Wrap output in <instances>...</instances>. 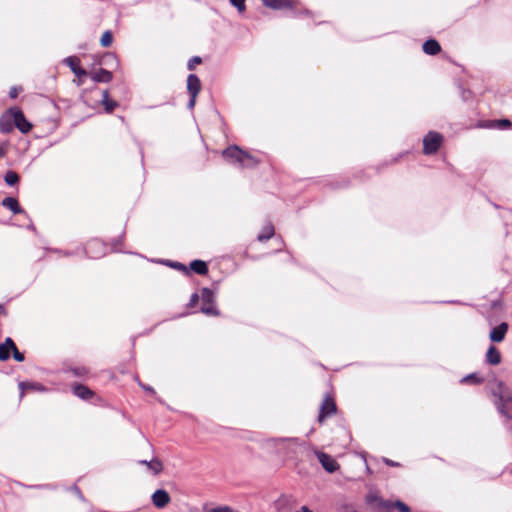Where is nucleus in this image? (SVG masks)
<instances>
[{
    "label": "nucleus",
    "instance_id": "9",
    "mask_svg": "<svg viewBox=\"0 0 512 512\" xmlns=\"http://www.w3.org/2000/svg\"><path fill=\"white\" fill-rule=\"evenodd\" d=\"M336 413V404L333 398L326 396L320 406L318 421L322 423L327 417Z\"/></svg>",
    "mask_w": 512,
    "mask_h": 512
},
{
    "label": "nucleus",
    "instance_id": "7",
    "mask_svg": "<svg viewBox=\"0 0 512 512\" xmlns=\"http://www.w3.org/2000/svg\"><path fill=\"white\" fill-rule=\"evenodd\" d=\"M201 312L209 316H217L219 314L217 308L214 305V294L208 289L204 288L201 291Z\"/></svg>",
    "mask_w": 512,
    "mask_h": 512
},
{
    "label": "nucleus",
    "instance_id": "24",
    "mask_svg": "<svg viewBox=\"0 0 512 512\" xmlns=\"http://www.w3.org/2000/svg\"><path fill=\"white\" fill-rule=\"evenodd\" d=\"M275 234L274 226H265L262 233L258 234L257 239L264 242L272 238Z\"/></svg>",
    "mask_w": 512,
    "mask_h": 512
},
{
    "label": "nucleus",
    "instance_id": "41",
    "mask_svg": "<svg viewBox=\"0 0 512 512\" xmlns=\"http://www.w3.org/2000/svg\"><path fill=\"white\" fill-rule=\"evenodd\" d=\"M28 386H29V387H31V388H37V389H39V390H43V388H42V387H40V386H36V385H33V384H30V385H28Z\"/></svg>",
    "mask_w": 512,
    "mask_h": 512
},
{
    "label": "nucleus",
    "instance_id": "29",
    "mask_svg": "<svg viewBox=\"0 0 512 512\" xmlns=\"http://www.w3.org/2000/svg\"><path fill=\"white\" fill-rule=\"evenodd\" d=\"M246 0H230L231 4L235 6L240 13H243L246 9Z\"/></svg>",
    "mask_w": 512,
    "mask_h": 512
},
{
    "label": "nucleus",
    "instance_id": "42",
    "mask_svg": "<svg viewBox=\"0 0 512 512\" xmlns=\"http://www.w3.org/2000/svg\"><path fill=\"white\" fill-rule=\"evenodd\" d=\"M4 313V306L0 304V314Z\"/></svg>",
    "mask_w": 512,
    "mask_h": 512
},
{
    "label": "nucleus",
    "instance_id": "15",
    "mask_svg": "<svg viewBox=\"0 0 512 512\" xmlns=\"http://www.w3.org/2000/svg\"><path fill=\"white\" fill-rule=\"evenodd\" d=\"M511 126H512V122L509 119L486 121L483 124H479V127L499 128V129H508Z\"/></svg>",
    "mask_w": 512,
    "mask_h": 512
},
{
    "label": "nucleus",
    "instance_id": "4",
    "mask_svg": "<svg viewBox=\"0 0 512 512\" xmlns=\"http://www.w3.org/2000/svg\"><path fill=\"white\" fill-rule=\"evenodd\" d=\"M444 141L439 132L430 131L423 138V154L434 155L438 152Z\"/></svg>",
    "mask_w": 512,
    "mask_h": 512
},
{
    "label": "nucleus",
    "instance_id": "8",
    "mask_svg": "<svg viewBox=\"0 0 512 512\" xmlns=\"http://www.w3.org/2000/svg\"><path fill=\"white\" fill-rule=\"evenodd\" d=\"M187 90L190 94L189 107L192 108L195 105L196 98L201 91V81L195 74H189L187 77Z\"/></svg>",
    "mask_w": 512,
    "mask_h": 512
},
{
    "label": "nucleus",
    "instance_id": "20",
    "mask_svg": "<svg viewBox=\"0 0 512 512\" xmlns=\"http://www.w3.org/2000/svg\"><path fill=\"white\" fill-rule=\"evenodd\" d=\"M140 464L146 465L155 475L159 474L163 470V465L160 460L152 459L151 461L142 460Z\"/></svg>",
    "mask_w": 512,
    "mask_h": 512
},
{
    "label": "nucleus",
    "instance_id": "40",
    "mask_svg": "<svg viewBox=\"0 0 512 512\" xmlns=\"http://www.w3.org/2000/svg\"><path fill=\"white\" fill-rule=\"evenodd\" d=\"M143 388L146 390V391H149V392H154L153 388L152 387H149V386H143Z\"/></svg>",
    "mask_w": 512,
    "mask_h": 512
},
{
    "label": "nucleus",
    "instance_id": "13",
    "mask_svg": "<svg viewBox=\"0 0 512 512\" xmlns=\"http://www.w3.org/2000/svg\"><path fill=\"white\" fill-rule=\"evenodd\" d=\"M89 76L91 77V79L94 82H97V83H109L113 79L112 72H110L104 68H100L98 70L91 71L89 73Z\"/></svg>",
    "mask_w": 512,
    "mask_h": 512
},
{
    "label": "nucleus",
    "instance_id": "36",
    "mask_svg": "<svg viewBox=\"0 0 512 512\" xmlns=\"http://www.w3.org/2000/svg\"><path fill=\"white\" fill-rule=\"evenodd\" d=\"M384 462L388 465V466H392V467H397L399 466V463L397 462H394L388 458H384Z\"/></svg>",
    "mask_w": 512,
    "mask_h": 512
},
{
    "label": "nucleus",
    "instance_id": "34",
    "mask_svg": "<svg viewBox=\"0 0 512 512\" xmlns=\"http://www.w3.org/2000/svg\"><path fill=\"white\" fill-rule=\"evenodd\" d=\"M7 144H0V159L3 158L7 154Z\"/></svg>",
    "mask_w": 512,
    "mask_h": 512
},
{
    "label": "nucleus",
    "instance_id": "6",
    "mask_svg": "<svg viewBox=\"0 0 512 512\" xmlns=\"http://www.w3.org/2000/svg\"><path fill=\"white\" fill-rule=\"evenodd\" d=\"M7 114L12 116L15 126L20 132L28 133L32 130L33 125L25 118L23 111L19 107L9 108Z\"/></svg>",
    "mask_w": 512,
    "mask_h": 512
},
{
    "label": "nucleus",
    "instance_id": "32",
    "mask_svg": "<svg viewBox=\"0 0 512 512\" xmlns=\"http://www.w3.org/2000/svg\"><path fill=\"white\" fill-rule=\"evenodd\" d=\"M71 371L77 377H82V376L86 375L88 372L85 367L73 368Z\"/></svg>",
    "mask_w": 512,
    "mask_h": 512
},
{
    "label": "nucleus",
    "instance_id": "21",
    "mask_svg": "<svg viewBox=\"0 0 512 512\" xmlns=\"http://www.w3.org/2000/svg\"><path fill=\"white\" fill-rule=\"evenodd\" d=\"M2 205L14 213H20L22 209L20 208L19 202L16 198L6 197L2 201Z\"/></svg>",
    "mask_w": 512,
    "mask_h": 512
},
{
    "label": "nucleus",
    "instance_id": "37",
    "mask_svg": "<svg viewBox=\"0 0 512 512\" xmlns=\"http://www.w3.org/2000/svg\"><path fill=\"white\" fill-rule=\"evenodd\" d=\"M72 490L75 492V494H77V496H78L81 500H83V495H82V493H81L80 489H79L77 486H73V487H72Z\"/></svg>",
    "mask_w": 512,
    "mask_h": 512
},
{
    "label": "nucleus",
    "instance_id": "16",
    "mask_svg": "<svg viewBox=\"0 0 512 512\" xmlns=\"http://www.w3.org/2000/svg\"><path fill=\"white\" fill-rule=\"evenodd\" d=\"M422 49L428 55H436L441 51V46L438 41L429 39L424 42Z\"/></svg>",
    "mask_w": 512,
    "mask_h": 512
},
{
    "label": "nucleus",
    "instance_id": "18",
    "mask_svg": "<svg viewBox=\"0 0 512 512\" xmlns=\"http://www.w3.org/2000/svg\"><path fill=\"white\" fill-rule=\"evenodd\" d=\"M486 361L491 365H498L501 362V354L495 346H490L486 353Z\"/></svg>",
    "mask_w": 512,
    "mask_h": 512
},
{
    "label": "nucleus",
    "instance_id": "30",
    "mask_svg": "<svg viewBox=\"0 0 512 512\" xmlns=\"http://www.w3.org/2000/svg\"><path fill=\"white\" fill-rule=\"evenodd\" d=\"M23 91L22 86H13L9 90V97L15 99Z\"/></svg>",
    "mask_w": 512,
    "mask_h": 512
},
{
    "label": "nucleus",
    "instance_id": "43",
    "mask_svg": "<svg viewBox=\"0 0 512 512\" xmlns=\"http://www.w3.org/2000/svg\"><path fill=\"white\" fill-rule=\"evenodd\" d=\"M24 387H25V384L24 383H20V388L24 389Z\"/></svg>",
    "mask_w": 512,
    "mask_h": 512
},
{
    "label": "nucleus",
    "instance_id": "12",
    "mask_svg": "<svg viewBox=\"0 0 512 512\" xmlns=\"http://www.w3.org/2000/svg\"><path fill=\"white\" fill-rule=\"evenodd\" d=\"M508 324L506 322L500 323L498 326L494 327L489 334V338L492 342L500 343L504 340L505 335L508 331Z\"/></svg>",
    "mask_w": 512,
    "mask_h": 512
},
{
    "label": "nucleus",
    "instance_id": "38",
    "mask_svg": "<svg viewBox=\"0 0 512 512\" xmlns=\"http://www.w3.org/2000/svg\"><path fill=\"white\" fill-rule=\"evenodd\" d=\"M171 266H173V267H175V268H177L179 270L186 271V267L183 264H181V263H172Z\"/></svg>",
    "mask_w": 512,
    "mask_h": 512
},
{
    "label": "nucleus",
    "instance_id": "5",
    "mask_svg": "<svg viewBox=\"0 0 512 512\" xmlns=\"http://www.w3.org/2000/svg\"><path fill=\"white\" fill-rule=\"evenodd\" d=\"M64 63L71 69V71L76 76V79L73 82L77 86H82L84 84V78L89 75V73L81 67L80 59L77 56H69L65 58Z\"/></svg>",
    "mask_w": 512,
    "mask_h": 512
},
{
    "label": "nucleus",
    "instance_id": "19",
    "mask_svg": "<svg viewBox=\"0 0 512 512\" xmlns=\"http://www.w3.org/2000/svg\"><path fill=\"white\" fill-rule=\"evenodd\" d=\"M14 342L12 339L7 338L4 343L0 345V360L4 361L9 359L10 352L14 348Z\"/></svg>",
    "mask_w": 512,
    "mask_h": 512
},
{
    "label": "nucleus",
    "instance_id": "22",
    "mask_svg": "<svg viewBox=\"0 0 512 512\" xmlns=\"http://www.w3.org/2000/svg\"><path fill=\"white\" fill-rule=\"evenodd\" d=\"M11 119H13L12 116L7 114V112L3 116H1L0 131L2 133H9L10 131H12Z\"/></svg>",
    "mask_w": 512,
    "mask_h": 512
},
{
    "label": "nucleus",
    "instance_id": "10",
    "mask_svg": "<svg viewBox=\"0 0 512 512\" xmlns=\"http://www.w3.org/2000/svg\"><path fill=\"white\" fill-rule=\"evenodd\" d=\"M262 2L266 7L274 10H292L298 3L295 0H262Z\"/></svg>",
    "mask_w": 512,
    "mask_h": 512
},
{
    "label": "nucleus",
    "instance_id": "31",
    "mask_svg": "<svg viewBox=\"0 0 512 512\" xmlns=\"http://www.w3.org/2000/svg\"><path fill=\"white\" fill-rule=\"evenodd\" d=\"M12 352H13V357L16 361H18V362L24 361L23 353L19 352V350L17 349L15 344H14V348L12 349Z\"/></svg>",
    "mask_w": 512,
    "mask_h": 512
},
{
    "label": "nucleus",
    "instance_id": "28",
    "mask_svg": "<svg viewBox=\"0 0 512 512\" xmlns=\"http://www.w3.org/2000/svg\"><path fill=\"white\" fill-rule=\"evenodd\" d=\"M462 383H480L482 382V379L478 378L476 374H470L465 376L462 380Z\"/></svg>",
    "mask_w": 512,
    "mask_h": 512
},
{
    "label": "nucleus",
    "instance_id": "26",
    "mask_svg": "<svg viewBox=\"0 0 512 512\" xmlns=\"http://www.w3.org/2000/svg\"><path fill=\"white\" fill-rule=\"evenodd\" d=\"M113 42V34L110 30L105 31L100 38V45L102 47H110Z\"/></svg>",
    "mask_w": 512,
    "mask_h": 512
},
{
    "label": "nucleus",
    "instance_id": "27",
    "mask_svg": "<svg viewBox=\"0 0 512 512\" xmlns=\"http://www.w3.org/2000/svg\"><path fill=\"white\" fill-rule=\"evenodd\" d=\"M202 63V58L199 56H193L187 63V68L189 70H194L196 68V65H199Z\"/></svg>",
    "mask_w": 512,
    "mask_h": 512
},
{
    "label": "nucleus",
    "instance_id": "25",
    "mask_svg": "<svg viewBox=\"0 0 512 512\" xmlns=\"http://www.w3.org/2000/svg\"><path fill=\"white\" fill-rule=\"evenodd\" d=\"M4 180L7 185L14 186L19 182L20 178L16 172L10 170L5 174Z\"/></svg>",
    "mask_w": 512,
    "mask_h": 512
},
{
    "label": "nucleus",
    "instance_id": "11",
    "mask_svg": "<svg viewBox=\"0 0 512 512\" xmlns=\"http://www.w3.org/2000/svg\"><path fill=\"white\" fill-rule=\"evenodd\" d=\"M151 500L156 508L163 509L170 503L171 498L166 490L158 489L152 494Z\"/></svg>",
    "mask_w": 512,
    "mask_h": 512
},
{
    "label": "nucleus",
    "instance_id": "1",
    "mask_svg": "<svg viewBox=\"0 0 512 512\" xmlns=\"http://www.w3.org/2000/svg\"><path fill=\"white\" fill-rule=\"evenodd\" d=\"M222 156L229 163L237 164L241 168H255L260 160L237 145H231L222 151Z\"/></svg>",
    "mask_w": 512,
    "mask_h": 512
},
{
    "label": "nucleus",
    "instance_id": "35",
    "mask_svg": "<svg viewBox=\"0 0 512 512\" xmlns=\"http://www.w3.org/2000/svg\"><path fill=\"white\" fill-rule=\"evenodd\" d=\"M199 300V296L198 294L194 293L192 296H191V299H190V302H189V306H194Z\"/></svg>",
    "mask_w": 512,
    "mask_h": 512
},
{
    "label": "nucleus",
    "instance_id": "14",
    "mask_svg": "<svg viewBox=\"0 0 512 512\" xmlns=\"http://www.w3.org/2000/svg\"><path fill=\"white\" fill-rule=\"evenodd\" d=\"M73 393L83 399V400H89L93 397L94 392L89 389L87 386H84L82 384H77L73 386Z\"/></svg>",
    "mask_w": 512,
    "mask_h": 512
},
{
    "label": "nucleus",
    "instance_id": "23",
    "mask_svg": "<svg viewBox=\"0 0 512 512\" xmlns=\"http://www.w3.org/2000/svg\"><path fill=\"white\" fill-rule=\"evenodd\" d=\"M191 269L199 275H205L208 272L207 264L201 260H194L190 264Z\"/></svg>",
    "mask_w": 512,
    "mask_h": 512
},
{
    "label": "nucleus",
    "instance_id": "2",
    "mask_svg": "<svg viewBox=\"0 0 512 512\" xmlns=\"http://www.w3.org/2000/svg\"><path fill=\"white\" fill-rule=\"evenodd\" d=\"M492 393L497 398V405L500 414L506 418H512V392L502 382L497 381L492 386Z\"/></svg>",
    "mask_w": 512,
    "mask_h": 512
},
{
    "label": "nucleus",
    "instance_id": "17",
    "mask_svg": "<svg viewBox=\"0 0 512 512\" xmlns=\"http://www.w3.org/2000/svg\"><path fill=\"white\" fill-rule=\"evenodd\" d=\"M101 103L106 113H112L118 107V103L109 97L108 90L103 91Z\"/></svg>",
    "mask_w": 512,
    "mask_h": 512
},
{
    "label": "nucleus",
    "instance_id": "3",
    "mask_svg": "<svg viewBox=\"0 0 512 512\" xmlns=\"http://www.w3.org/2000/svg\"><path fill=\"white\" fill-rule=\"evenodd\" d=\"M278 441L287 442L290 445H294V446H299L307 454H309V453L315 454L316 457L318 458L319 462L321 463L322 467L329 473H333L336 470H338V468H339L338 463L332 456H330L324 452H320V451H317V450L307 447L304 443H300L297 438H287V439L283 438V439H279Z\"/></svg>",
    "mask_w": 512,
    "mask_h": 512
},
{
    "label": "nucleus",
    "instance_id": "33",
    "mask_svg": "<svg viewBox=\"0 0 512 512\" xmlns=\"http://www.w3.org/2000/svg\"><path fill=\"white\" fill-rule=\"evenodd\" d=\"M394 506L400 511V512H410V508L402 501H396Z\"/></svg>",
    "mask_w": 512,
    "mask_h": 512
},
{
    "label": "nucleus",
    "instance_id": "39",
    "mask_svg": "<svg viewBox=\"0 0 512 512\" xmlns=\"http://www.w3.org/2000/svg\"><path fill=\"white\" fill-rule=\"evenodd\" d=\"M296 512H312L307 506H302L300 510Z\"/></svg>",
    "mask_w": 512,
    "mask_h": 512
}]
</instances>
